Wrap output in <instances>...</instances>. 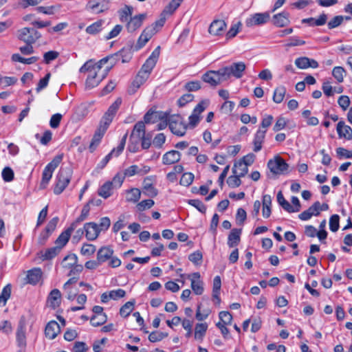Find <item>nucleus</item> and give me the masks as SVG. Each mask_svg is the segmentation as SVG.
<instances>
[{
	"mask_svg": "<svg viewBox=\"0 0 352 352\" xmlns=\"http://www.w3.org/2000/svg\"><path fill=\"white\" fill-rule=\"evenodd\" d=\"M122 103L121 98H117V100L109 107L108 110L105 112L102 116L100 126L96 131L92 140L89 144V148L91 153L94 152L97 146L100 143V141L107 130L109 126L112 122L117 111L118 110Z\"/></svg>",
	"mask_w": 352,
	"mask_h": 352,
	"instance_id": "nucleus-1",
	"label": "nucleus"
},
{
	"mask_svg": "<svg viewBox=\"0 0 352 352\" xmlns=\"http://www.w3.org/2000/svg\"><path fill=\"white\" fill-rule=\"evenodd\" d=\"M98 67H94L93 65V60H87L80 68L79 72L81 74H87V79L85 81V88L87 89H91L97 87L100 82L106 77L108 70L102 74H100V71L98 70Z\"/></svg>",
	"mask_w": 352,
	"mask_h": 352,
	"instance_id": "nucleus-2",
	"label": "nucleus"
},
{
	"mask_svg": "<svg viewBox=\"0 0 352 352\" xmlns=\"http://www.w3.org/2000/svg\"><path fill=\"white\" fill-rule=\"evenodd\" d=\"M72 170L69 167L60 168L56 177V185L54 188L55 195L61 194L70 182Z\"/></svg>",
	"mask_w": 352,
	"mask_h": 352,
	"instance_id": "nucleus-3",
	"label": "nucleus"
},
{
	"mask_svg": "<svg viewBox=\"0 0 352 352\" xmlns=\"http://www.w3.org/2000/svg\"><path fill=\"white\" fill-rule=\"evenodd\" d=\"M145 124L144 122H138L131 132L128 145V150L131 153H136L140 149V143H141V136L144 135Z\"/></svg>",
	"mask_w": 352,
	"mask_h": 352,
	"instance_id": "nucleus-4",
	"label": "nucleus"
},
{
	"mask_svg": "<svg viewBox=\"0 0 352 352\" xmlns=\"http://www.w3.org/2000/svg\"><path fill=\"white\" fill-rule=\"evenodd\" d=\"M246 69V65L243 62L233 63L230 65L221 67L220 75L227 80L232 77L236 79L241 78L243 76V72Z\"/></svg>",
	"mask_w": 352,
	"mask_h": 352,
	"instance_id": "nucleus-5",
	"label": "nucleus"
},
{
	"mask_svg": "<svg viewBox=\"0 0 352 352\" xmlns=\"http://www.w3.org/2000/svg\"><path fill=\"white\" fill-rule=\"evenodd\" d=\"M63 155L55 156L53 160L47 164L42 173V179L40 184V188L44 189L48 185L55 169L58 166L63 160Z\"/></svg>",
	"mask_w": 352,
	"mask_h": 352,
	"instance_id": "nucleus-6",
	"label": "nucleus"
},
{
	"mask_svg": "<svg viewBox=\"0 0 352 352\" xmlns=\"http://www.w3.org/2000/svg\"><path fill=\"white\" fill-rule=\"evenodd\" d=\"M168 126L171 132L179 137L184 136L187 125L179 116H172L168 119Z\"/></svg>",
	"mask_w": 352,
	"mask_h": 352,
	"instance_id": "nucleus-7",
	"label": "nucleus"
},
{
	"mask_svg": "<svg viewBox=\"0 0 352 352\" xmlns=\"http://www.w3.org/2000/svg\"><path fill=\"white\" fill-rule=\"evenodd\" d=\"M267 167L272 173L282 175L287 171L289 165L281 157L276 156L268 161Z\"/></svg>",
	"mask_w": 352,
	"mask_h": 352,
	"instance_id": "nucleus-8",
	"label": "nucleus"
},
{
	"mask_svg": "<svg viewBox=\"0 0 352 352\" xmlns=\"http://www.w3.org/2000/svg\"><path fill=\"white\" fill-rule=\"evenodd\" d=\"M160 54V47L157 46L146 59L141 69L139 71L141 74H147L149 77L153 69L155 66Z\"/></svg>",
	"mask_w": 352,
	"mask_h": 352,
	"instance_id": "nucleus-9",
	"label": "nucleus"
},
{
	"mask_svg": "<svg viewBox=\"0 0 352 352\" xmlns=\"http://www.w3.org/2000/svg\"><path fill=\"white\" fill-rule=\"evenodd\" d=\"M182 278L186 276L185 274H181ZM188 279L190 280L191 288L196 295H201L204 292V283L201 280L199 272H194L186 275Z\"/></svg>",
	"mask_w": 352,
	"mask_h": 352,
	"instance_id": "nucleus-10",
	"label": "nucleus"
},
{
	"mask_svg": "<svg viewBox=\"0 0 352 352\" xmlns=\"http://www.w3.org/2000/svg\"><path fill=\"white\" fill-rule=\"evenodd\" d=\"M58 220V217H55L48 222L45 230L40 234L38 238V243L39 245H43L46 243L50 235L55 230Z\"/></svg>",
	"mask_w": 352,
	"mask_h": 352,
	"instance_id": "nucleus-11",
	"label": "nucleus"
},
{
	"mask_svg": "<svg viewBox=\"0 0 352 352\" xmlns=\"http://www.w3.org/2000/svg\"><path fill=\"white\" fill-rule=\"evenodd\" d=\"M220 72L221 73V68L217 71H208L202 76L201 78L203 81L210 84L211 86H217L222 81L226 80L223 77L220 75Z\"/></svg>",
	"mask_w": 352,
	"mask_h": 352,
	"instance_id": "nucleus-12",
	"label": "nucleus"
},
{
	"mask_svg": "<svg viewBox=\"0 0 352 352\" xmlns=\"http://www.w3.org/2000/svg\"><path fill=\"white\" fill-rule=\"evenodd\" d=\"M269 19L270 14L267 12L256 13L245 20V24L248 27L260 25L265 23Z\"/></svg>",
	"mask_w": 352,
	"mask_h": 352,
	"instance_id": "nucleus-13",
	"label": "nucleus"
},
{
	"mask_svg": "<svg viewBox=\"0 0 352 352\" xmlns=\"http://www.w3.org/2000/svg\"><path fill=\"white\" fill-rule=\"evenodd\" d=\"M84 230L87 240L94 241L100 234L98 225L94 222L86 223L84 225Z\"/></svg>",
	"mask_w": 352,
	"mask_h": 352,
	"instance_id": "nucleus-14",
	"label": "nucleus"
},
{
	"mask_svg": "<svg viewBox=\"0 0 352 352\" xmlns=\"http://www.w3.org/2000/svg\"><path fill=\"white\" fill-rule=\"evenodd\" d=\"M267 129H258L255 133L252 141L253 151L255 153H258L262 149L263 143L264 142Z\"/></svg>",
	"mask_w": 352,
	"mask_h": 352,
	"instance_id": "nucleus-15",
	"label": "nucleus"
},
{
	"mask_svg": "<svg viewBox=\"0 0 352 352\" xmlns=\"http://www.w3.org/2000/svg\"><path fill=\"white\" fill-rule=\"evenodd\" d=\"M146 18L145 14H140L133 17H131L130 20L127 22L126 29L129 32H133L141 27L143 21Z\"/></svg>",
	"mask_w": 352,
	"mask_h": 352,
	"instance_id": "nucleus-16",
	"label": "nucleus"
},
{
	"mask_svg": "<svg viewBox=\"0 0 352 352\" xmlns=\"http://www.w3.org/2000/svg\"><path fill=\"white\" fill-rule=\"evenodd\" d=\"M74 230V225H71L67 230L63 232L55 241L56 246L59 247V249L61 250L69 241L71 234Z\"/></svg>",
	"mask_w": 352,
	"mask_h": 352,
	"instance_id": "nucleus-17",
	"label": "nucleus"
},
{
	"mask_svg": "<svg viewBox=\"0 0 352 352\" xmlns=\"http://www.w3.org/2000/svg\"><path fill=\"white\" fill-rule=\"evenodd\" d=\"M42 276V271L41 268L36 267L27 272L25 278V283L35 285L41 280Z\"/></svg>",
	"mask_w": 352,
	"mask_h": 352,
	"instance_id": "nucleus-18",
	"label": "nucleus"
},
{
	"mask_svg": "<svg viewBox=\"0 0 352 352\" xmlns=\"http://www.w3.org/2000/svg\"><path fill=\"white\" fill-rule=\"evenodd\" d=\"M154 34L153 28H146L138 38L136 48L140 50L143 47Z\"/></svg>",
	"mask_w": 352,
	"mask_h": 352,
	"instance_id": "nucleus-19",
	"label": "nucleus"
},
{
	"mask_svg": "<svg viewBox=\"0 0 352 352\" xmlns=\"http://www.w3.org/2000/svg\"><path fill=\"white\" fill-rule=\"evenodd\" d=\"M181 156L182 154L178 151L171 150L163 155L162 163L166 165L175 164L181 160Z\"/></svg>",
	"mask_w": 352,
	"mask_h": 352,
	"instance_id": "nucleus-20",
	"label": "nucleus"
},
{
	"mask_svg": "<svg viewBox=\"0 0 352 352\" xmlns=\"http://www.w3.org/2000/svg\"><path fill=\"white\" fill-rule=\"evenodd\" d=\"M16 342L17 345L21 349H23L26 346V336H25V323L22 321L19 322L16 333Z\"/></svg>",
	"mask_w": 352,
	"mask_h": 352,
	"instance_id": "nucleus-21",
	"label": "nucleus"
},
{
	"mask_svg": "<svg viewBox=\"0 0 352 352\" xmlns=\"http://www.w3.org/2000/svg\"><path fill=\"white\" fill-rule=\"evenodd\" d=\"M153 177H147L143 181L144 193L151 197H155L158 195V190L153 185Z\"/></svg>",
	"mask_w": 352,
	"mask_h": 352,
	"instance_id": "nucleus-22",
	"label": "nucleus"
},
{
	"mask_svg": "<svg viewBox=\"0 0 352 352\" xmlns=\"http://www.w3.org/2000/svg\"><path fill=\"white\" fill-rule=\"evenodd\" d=\"M338 136L346 140H352V129L351 126L346 125L344 121L338 122L336 127Z\"/></svg>",
	"mask_w": 352,
	"mask_h": 352,
	"instance_id": "nucleus-23",
	"label": "nucleus"
},
{
	"mask_svg": "<svg viewBox=\"0 0 352 352\" xmlns=\"http://www.w3.org/2000/svg\"><path fill=\"white\" fill-rule=\"evenodd\" d=\"M148 78V76L147 74H141V72H139L129 89V94H135L136 91L141 87V85H142L147 80Z\"/></svg>",
	"mask_w": 352,
	"mask_h": 352,
	"instance_id": "nucleus-24",
	"label": "nucleus"
},
{
	"mask_svg": "<svg viewBox=\"0 0 352 352\" xmlns=\"http://www.w3.org/2000/svg\"><path fill=\"white\" fill-rule=\"evenodd\" d=\"M226 28V23L223 20H214L210 24L208 32L210 34L221 35Z\"/></svg>",
	"mask_w": 352,
	"mask_h": 352,
	"instance_id": "nucleus-25",
	"label": "nucleus"
},
{
	"mask_svg": "<svg viewBox=\"0 0 352 352\" xmlns=\"http://www.w3.org/2000/svg\"><path fill=\"white\" fill-rule=\"evenodd\" d=\"M59 332V324L54 320L48 322L45 329V336L51 340L55 338Z\"/></svg>",
	"mask_w": 352,
	"mask_h": 352,
	"instance_id": "nucleus-26",
	"label": "nucleus"
},
{
	"mask_svg": "<svg viewBox=\"0 0 352 352\" xmlns=\"http://www.w3.org/2000/svg\"><path fill=\"white\" fill-rule=\"evenodd\" d=\"M61 294L58 289H54L47 297V302L50 307L56 309L60 304Z\"/></svg>",
	"mask_w": 352,
	"mask_h": 352,
	"instance_id": "nucleus-27",
	"label": "nucleus"
},
{
	"mask_svg": "<svg viewBox=\"0 0 352 352\" xmlns=\"http://www.w3.org/2000/svg\"><path fill=\"white\" fill-rule=\"evenodd\" d=\"M113 254V250L110 246H104L97 252V259L101 264L109 260Z\"/></svg>",
	"mask_w": 352,
	"mask_h": 352,
	"instance_id": "nucleus-28",
	"label": "nucleus"
},
{
	"mask_svg": "<svg viewBox=\"0 0 352 352\" xmlns=\"http://www.w3.org/2000/svg\"><path fill=\"white\" fill-rule=\"evenodd\" d=\"M60 250L59 247L55 246L45 250V251H41L38 253V257L42 261L51 260L59 254Z\"/></svg>",
	"mask_w": 352,
	"mask_h": 352,
	"instance_id": "nucleus-29",
	"label": "nucleus"
},
{
	"mask_svg": "<svg viewBox=\"0 0 352 352\" xmlns=\"http://www.w3.org/2000/svg\"><path fill=\"white\" fill-rule=\"evenodd\" d=\"M241 234V229L234 228L231 230L228 238V245L230 248H234L240 242V235Z\"/></svg>",
	"mask_w": 352,
	"mask_h": 352,
	"instance_id": "nucleus-30",
	"label": "nucleus"
},
{
	"mask_svg": "<svg viewBox=\"0 0 352 352\" xmlns=\"http://www.w3.org/2000/svg\"><path fill=\"white\" fill-rule=\"evenodd\" d=\"M289 13L283 12L281 13L274 15L273 21L274 24L278 27H284L289 24Z\"/></svg>",
	"mask_w": 352,
	"mask_h": 352,
	"instance_id": "nucleus-31",
	"label": "nucleus"
},
{
	"mask_svg": "<svg viewBox=\"0 0 352 352\" xmlns=\"http://www.w3.org/2000/svg\"><path fill=\"white\" fill-rule=\"evenodd\" d=\"M327 16L325 14H322L318 19L312 17L304 19L302 22L303 23H308L311 26H321L327 23Z\"/></svg>",
	"mask_w": 352,
	"mask_h": 352,
	"instance_id": "nucleus-32",
	"label": "nucleus"
},
{
	"mask_svg": "<svg viewBox=\"0 0 352 352\" xmlns=\"http://www.w3.org/2000/svg\"><path fill=\"white\" fill-rule=\"evenodd\" d=\"M277 201L282 208L288 212H298V208H294L284 197L281 191L277 194Z\"/></svg>",
	"mask_w": 352,
	"mask_h": 352,
	"instance_id": "nucleus-33",
	"label": "nucleus"
},
{
	"mask_svg": "<svg viewBox=\"0 0 352 352\" xmlns=\"http://www.w3.org/2000/svg\"><path fill=\"white\" fill-rule=\"evenodd\" d=\"M208 327V326L206 322L197 323L195 327V339L197 340H202L206 333Z\"/></svg>",
	"mask_w": 352,
	"mask_h": 352,
	"instance_id": "nucleus-34",
	"label": "nucleus"
},
{
	"mask_svg": "<svg viewBox=\"0 0 352 352\" xmlns=\"http://www.w3.org/2000/svg\"><path fill=\"white\" fill-rule=\"evenodd\" d=\"M78 256L76 254H70L64 257L61 265L64 269L69 270L78 263Z\"/></svg>",
	"mask_w": 352,
	"mask_h": 352,
	"instance_id": "nucleus-35",
	"label": "nucleus"
},
{
	"mask_svg": "<svg viewBox=\"0 0 352 352\" xmlns=\"http://www.w3.org/2000/svg\"><path fill=\"white\" fill-rule=\"evenodd\" d=\"M112 190L113 182H107L98 189V193L102 197L107 199L111 195Z\"/></svg>",
	"mask_w": 352,
	"mask_h": 352,
	"instance_id": "nucleus-36",
	"label": "nucleus"
},
{
	"mask_svg": "<svg viewBox=\"0 0 352 352\" xmlns=\"http://www.w3.org/2000/svg\"><path fill=\"white\" fill-rule=\"evenodd\" d=\"M12 292L11 284H7L2 289L0 294V306L4 307L8 300L10 298Z\"/></svg>",
	"mask_w": 352,
	"mask_h": 352,
	"instance_id": "nucleus-37",
	"label": "nucleus"
},
{
	"mask_svg": "<svg viewBox=\"0 0 352 352\" xmlns=\"http://www.w3.org/2000/svg\"><path fill=\"white\" fill-rule=\"evenodd\" d=\"M18 38L25 43H34V38L30 36V28H23L18 31Z\"/></svg>",
	"mask_w": 352,
	"mask_h": 352,
	"instance_id": "nucleus-38",
	"label": "nucleus"
},
{
	"mask_svg": "<svg viewBox=\"0 0 352 352\" xmlns=\"http://www.w3.org/2000/svg\"><path fill=\"white\" fill-rule=\"evenodd\" d=\"M11 60L13 62H19L23 64L30 65L36 63L38 60L37 56H32L30 58H23L19 54H13L11 56Z\"/></svg>",
	"mask_w": 352,
	"mask_h": 352,
	"instance_id": "nucleus-39",
	"label": "nucleus"
},
{
	"mask_svg": "<svg viewBox=\"0 0 352 352\" xmlns=\"http://www.w3.org/2000/svg\"><path fill=\"white\" fill-rule=\"evenodd\" d=\"M126 201L131 203L138 202L141 197V191L136 188H131L126 191Z\"/></svg>",
	"mask_w": 352,
	"mask_h": 352,
	"instance_id": "nucleus-40",
	"label": "nucleus"
},
{
	"mask_svg": "<svg viewBox=\"0 0 352 352\" xmlns=\"http://www.w3.org/2000/svg\"><path fill=\"white\" fill-rule=\"evenodd\" d=\"M234 174L238 175L239 177H244L248 172V167L246 166L244 163H241L239 161L234 164L232 168Z\"/></svg>",
	"mask_w": 352,
	"mask_h": 352,
	"instance_id": "nucleus-41",
	"label": "nucleus"
},
{
	"mask_svg": "<svg viewBox=\"0 0 352 352\" xmlns=\"http://www.w3.org/2000/svg\"><path fill=\"white\" fill-rule=\"evenodd\" d=\"M286 88L284 86H279L274 89L273 100L276 103H280L285 96Z\"/></svg>",
	"mask_w": 352,
	"mask_h": 352,
	"instance_id": "nucleus-42",
	"label": "nucleus"
},
{
	"mask_svg": "<svg viewBox=\"0 0 352 352\" xmlns=\"http://www.w3.org/2000/svg\"><path fill=\"white\" fill-rule=\"evenodd\" d=\"M183 0H172L168 6L165 7L162 13L164 15L172 14L180 6Z\"/></svg>",
	"mask_w": 352,
	"mask_h": 352,
	"instance_id": "nucleus-43",
	"label": "nucleus"
},
{
	"mask_svg": "<svg viewBox=\"0 0 352 352\" xmlns=\"http://www.w3.org/2000/svg\"><path fill=\"white\" fill-rule=\"evenodd\" d=\"M89 211H90V207L89 206V204H85L82 210H81V214L76 219V220L75 221H74L71 225H74V228L76 229V228L77 227V226L80 223L82 222V221H84L85 219H86V218L88 217L89 215Z\"/></svg>",
	"mask_w": 352,
	"mask_h": 352,
	"instance_id": "nucleus-44",
	"label": "nucleus"
},
{
	"mask_svg": "<svg viewBox=\"0 0 352 352\" xmlns=\"http://www.w3.org/2000/svg\"><path fill=\"white\" fill-rule=\"evenodd\" d=\"M135 301L126 302L120 309V314L122 317H127L132 312L134 307Z\"/></svg>",
	"mask_w": 352,
	"mask_h": 352,
	"instance_id": "nucleus-45",
	"label": "nucleus"
},
{
	"mask_svg": "<svg viewBox=\"0 0 352 352\" xmlns=\"http://www.w3.org/2000/svg\"><path fill=\"white\" fill-rule=\"evenodd\" d=\"M133 8L129 6H125L123 9L119 11L120 20L122 22L128 21V18L131 16Z\"/></svg>",
	"mask_w": 352,
	"mask_h": 352,
	"instance_id": "nucleus-46",
	"label": "nucleus"
},
{
	"mask_svg": "<svg viewBox=\"0 0 352 352\" xmlns=\"http://www.w3.org/2000/svg\"><path fill=\"white\" fill-rule=\"evenodd\" d=\"M103 24V21L100 20L90 25L87 26L86 28V32L89 34H96L100 32L102 30V25Z\"/></svg>",
	"mask_w": 352,
	"mask_h": 352,
	"instance_id": "nucleus-47",
	"label": "nucleus"
},
{
	"mask_svg": "<svg viewBox=\"0 0 352 352\" xmlns=\"http://www.w3.org/2000/svg\"><path fill=\"white\" fill-rule=\"evenodd\" d=\"M155 204V202L153 199H145L139 202L136 205V209L138 212H143L147 209L151 208Z\"/></svg>",
	"mask_w": 352,
	"mask_h": 352,
	"instance_id": "nucleus-48",
	"label": "nucleus"
},
{
	"mask_svg": "<svg viewBox=\"0 0 352 352\" xmlns=\"http://www.w3.org/2000/svg\"><path fill=\"white\" fill-rule=\"evenodd\" d=\"M166 20V16L162 12L160 16V19L147 28H153L155 34L164 26Z\"/></svg>",
	"mask_w": 352,
	"mask_h": 352,
	"instance_id": "nucleus-49",
	"label": "nucleus"
},
{
	"mask_svg": "<svg viewBox=\"0 0 352 352\" xmlns=\"http://www.w3.org/2000/svg\"><path fill=\"white\" fill-rule=\"evenodd\" d=\"M152 137L151 133H146L145 129H144V135L141 136V147L142 149H148L151 146Z\"/></svg>",
	"mask_w": 352,
	"mask_h": 352,
	"instance_id": "nucleus-50",
	"label": "nucleus"
},
{
	"mask_svg": "<svg viewBox=\"0 0 352 352\" xmlns=\"http://www.w3.org/2000/svg\"><path fill=\"white\" fill-rule=\"evenodd\" d=\"M345 72V69L342 67L337 66L333 69L332 75L338 82H342Z\"/></svg>",
	"mask_w": 352,
	"mask_h": 352,
	"instance_id": "nucleus-51",
	"label": "nucleus"
},
{
	"mask_svg": "<svg viewBox=\"0 0 352 352\" xmlns=\"http://www.w3.org/2000/svg\"><path fill=\"white\" fill-rule=\"evenodd\" d=\"M340 217L338 214H333L329 219V229L331 231L337 232L340 227Z\"/></svg>",
	"mask_w": 352,
	"mask_h": 352,
	"instance_id": "nucleus-52",
	"label": "nucleus"
},
{
	"mask_svg": "<svg viewBox=\"0 0 352 352\" xmlns=\"http://www.w3.org/2000/svg\"><path fill=\"white\" fill-rule=\"evenodd\" d=\"M107 320V315L93 316L90 319V322L92 326L98 327L105 323Z\"/></svg>",
	"mask_w": 352,
	"mask_h": 352,
	"instance_id": "nucleus-53",
	"label": "nucleus"
},
{
	"mask_svg": "<svg viewBox=\"0 0 352 352\" xmlns=\"http://www.w3.org/2000/svg\"><path fill=\"white\" fill-rule=\"evenodd\" d=\"M194 180V175L192 173L188 172L182 175L179 184L184 186H190Z\"/></svg>",
	"mask_w": 352,
	"mask_h": 352,
	"instance_id": "nucleus-54",
	"label": "nucleus"
},
{
	"mask_svg": "<svg viewBox=\"0 0 352 352\" xmlns=\"http://www.w3.org/2000/svg\"><path fill=\"white\" fill-rule=\"evenodd\" d=\"M115 56L120 57L122 63H127L132 58V53L129 49H122L118 53L116 54Z\"/></svg>",
	"mask_w": 352,
	"mask_h": 352,
	"instance_id": "nucleus-55",
	"label": "nucleus"
},
{
	"mask_svg": "<svg viewBox=\"0 0 352 352\" xmlns=\"http://www.w3.org/2000/svg\"><path fill=\"white\" fill-rule=\"evenodd\" d=\"M96 252V246L92 244L85 243L80 250L81 254L84 256H91Z\"/></svg>",
	"mask_w": 352,
	"mask_h": 352,
	"instance_id": "nucleus-56",
	"label": "nucleus"
},
{
	"mask_svg": "<svg viewBox=\"0 0 352 352\" xmlns=\"http://www.w3.org/2000/svg\"><path fill=\"white\" fill-rule=\"evenodd\" d=\"M337 157L339 159H350L352 158V150L349 151L344 148L339 147L336 148Z\"/></svg>",
	"mask_w": 352,
	"mask_h": 352,
	"instance_id": "nucleus-57",
	"label": "nucleus"
},
{
	"mask_svg": "<svg viewBox=\"0 0 352 352\" xmlns=\"http://www.w3.org/2000/svg\"><path fill=\"white\" fill-rule=\"evenodd\" d=\"M59 8H60V6H47V7L38 6L36 8V10L38 12H39L41 13L50 15V14H54V12L56 10H58Z\"/></svg>",
	"mask_w": 352,
	"mask_h": 352,
	"instance_id": "nucleus-58",
	"label": "nucleus"
},
{
	"mask_svg": "<svg viewBox=\"0 0 352 352\" xmlns=\"http://www.w3.org/2000/svg\"><path fill=\"white\" fill-rule=\"evenodd\" d=\"M14 172L10 167H5L1 173L3 179L6 182H10L14 179Z\"/></svg>",
	"mask_w": 352,
	"mask_h": 352,
	"instance_id": "nucleus-59",
	"label": "nucleus"
},
{
	"mask_svg": "<svg viewBox=\"0 0 352 352\" xmlns=\"http://www.w3.org/2000/svg\"><path fill=\"white\" fill-rule=\"evenodd\" d=\"M208 105V101L202 100L193 109L192 114L199 116L202 112L205 111Z\"/></svg>",
	"mask_w": 352,
	"mask_h": 352,
	"instance_id": "nucleus-60",
	"label": "nucleus"
},
{
	"mask_svg": "<svg viewBox=\"0 0 352 352\" xmlns=\"http://www.w3.org/2000/svg\"><path fill=\"white\" fill-rule=\"evenodd\" d=\"M208 105V101L202 100L193 109L192 114L199 116L202 112L205 111Z\"/></svg>",
	"mask_w": 352,
	"mask_h": 352,
	"instance_id": "nucleus-61",
	"label": "nucleus"
},
{
	"mask_svg": "<svg viewBox=\"0 0 352 352\" xmlns=\"http://www.w3.org/2000/svg\"><path fill=\"white\" fill-rule=\"evenodd\" d=\"M238 175L234 174V175H230L228 177L227 179V184L231 188H236L239 186L241 184V181Z\"/></svg>",
	"mask_w": 352,
	"mask_h": 352,
	"instance_id": "nucleus-62",
	"label": "nucleus"
},
{
	"mask_svg": "<svg viewBox=\"0 0 352 352\" xmlns=\"http://www.w3.org/2000/svg\"><path fill=\"white\" fill-rule=\"evenodd\" d=\"M309 58L305 56L298 58L295 60V65L299 69L309 68Z\"/></svg>",
	"mask_w": 352,
	"mask_h": 352,
	"instance_id": "nucleus-63",
	"label": "nucleus"
},
{
	"mask_svg": "<svg viewBox=\"0 0 352 352\" xmlns=\"http://www.w3.org/2000/svg\"><path fill=\"white\" fill-rule=\"evenodd\" d=\"M188 202L190 205L196 208L201 213H206V207L201 201L199 199H190Z\"/></svg>",
	"mask_w": 352,
	"mask_h": 352,
	"instance_id": "nucleus-64",
	"label": "nucleus"
}]
</instances>
